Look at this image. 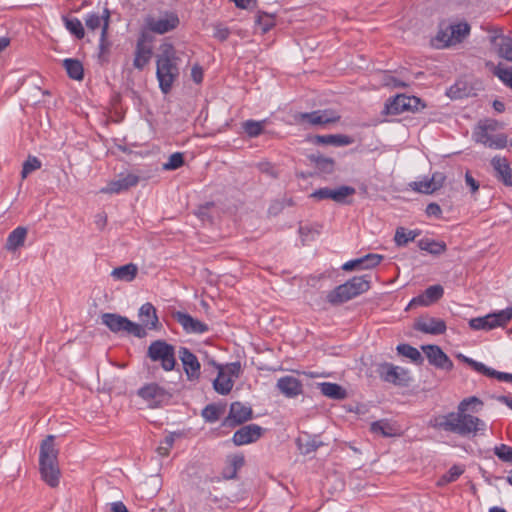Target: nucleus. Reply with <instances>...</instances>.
I'll list each match as a JSON object with an SVG mask.
<instances>
[{
  "mask_svg": "<svg viewBox=\"0 0 512 512\" xmlns=\"http://www.w3.org/2000/svg\"><path fill=\"white\" fill-rule=\"evenodd\" d=\"M137 395L149 403L150 408H159L167 404L172 395L156 383H149L137 391Z\"/></svg>",
  "mask_w": 512,
  "mask_h": 512,
  "instance_id": "9",
  "label": "nucleus"
},
{
  "mask_svg": "<svg viewBox=\"0 0 512 512\" xmlns=\"http://www.w3.org/2000/svg\"><path fill=\"white\" fill-rule=\"evenodd\" d=\"M355 193L354 187L342 185L335 189L329 187L320 188L315 190L310 196L317 200L331 199L339 204H350L351 201L347 200V198Z\"/></svg>",
  "mask_w": 512,
  "mask_h": 512,
  "instance_id": "10",
  "label": "nucleus"
},
{
  "mask_svg": "<svg viewBox=\"0 0 512 512\" xmlns=\"http://www.w3.org/2000/svg\"><path fill=\"white\" fill-rule=\"evenodd\" d=\"M179 17L173 12H165L159 18L149 17L146 20L147 27L154 33L165 34L178 27Z\"/></svg>",
  "mask_w": 512,
  "mask_h": 512,
  "instance_id": "12",
  "label": "nucleus"
},
{
  "mask_svg": "<svg viewBox=\"0 0 512 512\" xmlns=\"http://www.w3.org/2000/svg\"><path fill=\"white\" fill-rule=\"evenodd\" d=\"M370 289V281L366 276H355L334 288L327 295V301L332 305H340Z\"/></svg>",
  "mask_w": 512,
  "mask_h": 512,
  "instance_id": "4",
  "label": "nucleus"
},
{
  "mask_svg": "<svg viewBox=\"0 0 512 512\" xmlns=\"http://www.w3.org/2000/svg\"><path fill=\"white\" fill-rule=\"evenodd\" d=\"M301 118L311 125H324L337 122L340 116L329 110H317L310 113H303Z\"/></svg>",
  "mask_w": 512,
  "mask_h": 512,
  "instance_id": "24",
  "label": "nucleus"
},
{
  "mask_svg": "<svg viewBox=\"0 0 512 512\" xmlns=\"http://www.w3.org/2000/svg\"><path fill=\"white\" fill-rule=\"evenodd\" d=\"M421 349L431 365L445 371L453 369V362L438 345H423Z\"/></svg>",
  "mask_w": 512,
  "mask_h": 512,
  "instance_id": "13",
  "label": "nucleus"
},
{
  "mask_svg": "<svg viewBox=\"0 0 512 512\" xmlns=\"http://www.w3.org/2000/svg\"><path fill=\"white\" fill-rule=\"evenodd\" d=\"M244 131L248 134L250 137H257L260 135L263 131V125L262 122L254 121V120H248L243 124Z\"/></svg>",
  "mask_w": 512,
  "mask_h": 512,
  "instance_id": "52",
  "label": "nucleus"
},
{
  "mask_svg": "<svg viewBox=\"0 0 512 512\" xmlns=\"http://www.w3.org/2000/svg\"><path fill=\"white\" fill-rule=\"evenodd\" d=\"M63 67L66 69L68 76L74 80H82L84 77V69L82 63L77 59L67 58L63 60Z\"/></svg>",
  "mask_w": 512,
  "mask_h": 512,
  "instance_id": "38",
  "label": "nucleus"
},
{
  "mask_svg": "<svg viewBox=\"0 0 512 512\" xmlns=\"http://www.w3.org/2000/svg\"><path fill=\"white\" fill-rule=\"evenodd\" d=\"M426 213L428 216L439 217L442 213V210L437 203H430L427 205Z\"/></svg>",
  "mask_w": 512,
  "mask_h": 512,
  "instance_id": "64",
  "label": "nucleus"
},
{
  "mask_svg": "<svg viewBox=\"0 0 512 512\" xmlns=\"http://www.w3.org/2000/svg\"><path fill=\"white\" fill-rule=\"evenodd\" d=\"M40 167V160L37 157L29 156L23 164V168L21 171L22 178H26L31 172L39 169Z\"/></svg>",
  "mask_w": 512,
  "mask_h": 512,
  "instance_id": "50",
  "label": "nucleus"
},
{
  "mask_svg": "<svg viewBox=\"0 0 512 512\" xmlns=\"http://www.w3.org/2000/svg\"><path fill=\"white\" fill-rule=\"evenodd\" d=\"M494 454L503 462L512 464V447L501 444L494 448Z\"/></svg>",
  "mask_w": 512,
  "mask_h": 512,
  "instance_id": "51",
  "label": "nucleus"
},
{
  "mask_svg": "<svg viewBox=\"0 0 512 512\" xmlns=\"http://www.w3.org/2000/svg\"><path fill=\"white\" fill-rule=\"evenodd\" d=\"M317 386L322 395L333 400H344L348 396L346 389L337 383L322 382Z\"/></svg>",
  "mask_w": 512,
  "mask_h": 512,
  "instance_id": "30",
  "label": "nucleus"
},
{
  "mask_svg": "<svg viewBox=\"0 0 512 512\" xmlns=\"http://www.w3.org/2000/svg\"><path fill=\"white\" fill-rule=\"evenodd\" d=\"M420 235L419 230L407 231L404 227H398L395 232L394 241L398 247H403L410 241H414Z\"/></svg>",
  "mask_w": 512,
  "mask_h": 512,
  "instance_id": "40",
  "label": "nucleus"
},
{
  "mask_svg": "<svg viewBox=\"0 0 512 512\" xmlns=\"http://www.w3.org/2000/svg\"><path fill=\"white\" fill-rule=\"evenodd\" d=\"M485 66L494 76L498 77L506 86L512 89V67L503 68L501 63L495 65L492 61H486Z\"/></svg>",
  "mask_w": 512,
  "mask_h": 512,
  "instance_id": "36",
  "label": "nucleus"
},
{
  "mask_svg": "<svg viewBox=\"0 0 512 512\" xmlns=\"http://www.w3.org/2000/svg\"><path fill=\"white\" fill-rule=\"evenodd\" d=\"M230 34V31L228 28L222 27V26H216L214 37L219 39L220 41H225Z\"/></svg>",
  "mask_w": 512,
  "mask_h": 512,
  "instance_id": "62",
  "label": "nucleus"
},
{
  "mask_svg": "<svg viewBox=\"0 0 512 512\" xmlns=\"http://www.w3.org/2000/svg\"><path fill=\"white\" fill-rule=\"evenodd\" d=\"M445 179L446 176L441 172H435L432 175L430 181L435 191L443 186Z\"/></svg>",
  "mask_w": 512,
  "mask_h": 512,
  "instance_id": "61",
  "label": "nucleus"
},
{
  "mask_svg": "<svg viewBox=\"0 0 512 512\" xmlns=\"http://www.w3.org/2000/svg\"><path fill=\"white\" fill-rule=\"evenodd\" d=\"M173 318L187 333L202 334L208 331V326L205 323L193 318L188 313L176 311L173 313Z\"/></svg>",
  "mask_w": 512,
  "mask_h": 512,
  "instance_id": "19",
  "label": "nucleus"
},
{
  "mask_svg": "<svg viewBox=\"0 0 512 512\" xmlns=\"http://www.w3.org/2000/svg\"><path fill=\"white\" fill-rule=\"evenodd\" d=\"M308 160L314 164L316 170L320 174H332L335 171V160L326 157L321 153H312L307 156Z\"/></svg>",
  "mask_w": 512,
  "mask_h": 512,
  "instance_id": "28",
  "label": "nucleus"
},
{
  "mask_svg": "<svg viewBox=\"0 0 512 512\" xmlns=\"http://www.w3.org/2000/svg\"><path fill=\"white\" fill-rule=\"evenodd\" d=\"M380 378L397 386H408L411 381L409 372L403 368L394 366L391 363H383L379 366Z\"/></svg>",
  "mask_w": 512,
  "mask_h": 512,
  "instance_id": "11",
  "label": "nucleus"
},
{
  "mask_svg": "<svg viewBox=\"0 0 512 512\" xmlns=\"http://www.w3.org/2000/svg\"><path fill=\"white\" fill-rule=\"evenodd\" d=\"M147 357L153 362H159L165 371H171L175 368V347L165 340L153 341L148 346Z\"/></svg>",
  "mask_w": 512,
  "mask_h": 512,
  "instance_id": "7",
  "label": "nucleus"
},
{
  "mask_svg": "<svg viewBox=\"0 0 512 512\" xmlns=\"http://www.w3.org/2000/svg\"><path fill=\"white\" fill-rule=\"evenodd\" d=\"M316 145H332L336 147L347 146L354 142V139L344 134L315 135L311 138Z\"/></svg>",
  "mask_w": 512,
  "mask_h": 512,
  "instance_id": "25",
  "label": "nucleus"
},
{
  "mask_svg": "<svg viewBox=\"0 0 512 512\" xmlns=\"http://www.w3.org/2000/svg\"><path fill=\"white\" fill-rule=\"evenodd\" d=\"M383 256L379 254L369 253L361 258L350 260L343 264L344 271H353L360 269H371L376 267L382 261Z\"/></svg>",
  "mask_w": 512,
  "mask_h": 512,
  "instance_id": "21",
  "label": "nucleus"
},
{
  "mask_svg": "<svg viewBox=\"0 0 512 512\" xmlns=\"http://www.w3.org/2000/svg\"><path fill=\"white\" fill-rule=\"evenodd\" d=\"M102 324L111 332L133 335L137 338H144L147 335L146 330L138 323L129 320L127 317L116 313H103L101 315Z\"/></svg>",
  "mask_w": 512,
  "mask_h": 512,
  "instance_id": "6",
  "label": "nucleus"
},
{
  "mask_svg": "<svg viewBox=\"0 0 512 512\" xmlns=\"http://www.w3.org/2000/svg\"><path fill=\"white\" fill-rule=\"evenodd\" d=\"M489 41L500 58L512 62V37H500V41L499 37H489Z\"/></svg>",
  "mask_w": 512,
  "mask_h": 512,
  "instance_id": "29",
  "label": "nucleus"
},
{
  "mask_svg": "<svg viewBox=\"0 0 512 512\" xmlns=\"http://www.w3.org/2000/svg\"><path fill=\"white\" fill-rule=\"evenodd\" d=\"M410 186L413 190L420 193L431 194L435 191L430 180L416 181L411 183Z\"/></svg>",
  "mask_w": 512,
  "mask_h": 512,
  "instance_id": "53",
  "label": "nucleus"
},
{
  "mask_svg": "<svg viewBox=\"0 0 512 512\" xmlns=\"http://www.w3.org/2000/svg\"><path fill=\"white\" fill-rule=\"evenodd\" d=\"M152 54V47L147 43L146 35L142 33L136 43L133 66L138 70H143L150 62Z\"/></svg>",
  "mask_w": 512,
  "mask_h": 512,
  "instance_id": "18",
  "label": "nucleus"
},
{
  "mask_svg": "<svg viewBox=\"0 0 512 512\" xmlns=\"http://www.w3.org/2000/svg\"><path fill=\"white\" fill-rule=\"evenodd\" d=\"M229 463L232 468V474H224L226 479H235L237 477V471L244 465L243 455H233L229 458Z\"/></svg>",
  "mask_w": 512,
  "mask_h": 512,
  "instance_id": "48",
  "label": "nucleus"
},
{
  "mask_svg": "<svg viewBox=\"0 0 512 512\" xmlns=\"http://www.w3.org/2000/svg\"><path fill=\"white\" fill-rule=\"evenodd\" d=\"M407 101H408V104H409V106L407 107L408 111L415 112V111H419L420 108H424L425 107V104L418 97L408 96Z\"/></svg>",
  "mask_w": 512,
  "mask_h": 512,
  "instance_id": "59",
  "label": "nucleus"
},
{
  "mask_svg": "<svg viewBox=\"0 0 512 512\" xmlns=\"http://www.w3.org/2000/svg\"><path fill=\"white\" fill-rule=\"evenodd\" d=\"M102 20L100 18V16L96 13H91L87 16V18L85 19V24H86V27L91 30V31H94L96 29H98L99 27L102 28Z\"/></svg>",
  "mask_w": 512,
  "mask_h": 512,
  "instance_id": "56",
  "label": "nucleus"
},
{
  "mask_svg": "<svg viewBox=\"0 0 512 512\" xmlns=\"http://www.w3.org/2000/svg\"><path fill=\"white\" fill-rule=\"evenodd\" d=\"M276 387L287 398H295L303 393L301 381L290 375L279 378Z\"/></svg>",
  "mask_w": 512,
  "mask_h": 512,
  "instance_id": "20",
  "label": "nucleus"
},
{
  "mask_svg": "<svg viewBox=\"0 0 512 512\" xmlns=\"http://www.w3.org/2000/svg\"><path fill=\"white\" fill-rule=\"evenodd\" d=\"M139 318L141 326L147 329H158L159 319L155 307L151 303L143 304L139 309Z\"/></svg>",
  "mask_w": 512,
  "mask_h": 512,
  "instance_id": "26",
  "label": "nucleus"
},
{
  "mask_svg": "<svg viewBox=\"0 0 512 512\" xmlns=\"http://www.w3.org/2000/svg\"><path fill=\"white\" fill-rule=\"evenodd\" d=\"M218 375L213 381L214 390L221 395H227L233 388L234 381L224 373L222 367H218Z\"/></svg>",
  "mask_w": 512,
  "mask_h": 512,
  "instance_id": "35",
  "label": "nucleus"
},
{
  "mask_svg": "<svg viewBox=\"0 0 512 512\" xmlns=\"http://www.w3.org/2000/svg\"><path fill=\"white\" fill-rule=\"evenodd\" d=\"M258 169L260 170V172L262 173H265L273 178H277L278 177V174L277 172L275 171L273 165L269 162H261L259 163L258 165Z\"/></svg>",
  "mask_w": 512,
  "mask_h": 512,
  "instance_id": "60",
  "label": "nucleus"
},
{
  "mask_svg": "<svg viewBox=\"0 0 512 512\" xmlns=\"http://www.w3.org/2000/svg\"><path fill=\"white\" fill-rule=\"evenodd\" d=\"M191 76L195 83L199 84L203 80V70L200 66L195 65L191 70Z\"/></svg>",
  "mask_w": 512,
  "mask_h": 512,
  "instance_id": "63",
  "label": "nucleus"
},
{
  "mask_svg": "<svg viewBox=\"0 0 512 512\" xmlns=\"http://www.w3.org/2000/svg\"><path fill=\"white\" fill-rule=\"evenodd\" d=\"M444 294V289L441 285L436 284L429 286L423 294L413 298L408 307H413L416 305L428 306L436 301H438Z\"/></svg>",
  "mask_w": 512,
  "mask_h": 512,
  "instance_id": "23",
  "label": "nucleus"
},
{
  "mask_svg": "<svg viewBox=\"0 0 512 512\" xmlns=\"http://www.w3.org/2000/svg\"><path fill=\"white\" fill-rule=\"evenodd\" d=\"M408 96L404 94H400L395 96L392 99H389L388 102L385 104L384 113L388 115H397L402 112L408 111L407 107L408 104Z\"/></svg>",
  "mask_w": 512,
  "mask_h": 512,
  "instance_id": "32",
  "label": "nucleus"
},
{
  "mask_svg": "<svg viewBox=\"0 0 512 512\" xmlns=\"http://www.w3.org/2000/svg\"><path fill=\"white\" fill-rule=\"evenodd\" d=\"M175 441V434L170 433L167 435L162 441V445L157 448V452L161 456H167L169 454V449L173 446Z\"/></svg>",
  "mask_w": 512,
  "mask_h": 512,
  "instance_id": "54",
  "label": "nucleus"
},
{
  "mask_svg": "<svg viewBox=\"0 0 512 512\" xmlns=\"http://www.w3.org/2000/svg\"><path fill=\"white\" fill-rule=\"evenodd\" d=\"M253 418L252 408L242 404L241 402H233L230 405L228 416L224 419L223 425L235 427Z\"/></svg>",
  "mask_w": 512,
  "mask_h": 512,
  "instance_id": "14",
  "label": "nucleus"
},
{
  "mask_svg": "<svg viewBox=\"0 0 512 512\" xmlns=\"http://www.w3.org/2000/svg\"><path fill=\"white\" fill-rule=\"evenodd\" d=\"M418 247L427 251L432 255L438 256L447 250V246L444 242H437L428 238H424L418 241Z\"/></svg>",
  "mask_w": 512,
  "mask_h": 512,
  "instance_id": "39",
  "label": "nucleus"
},
{
  "mask_svg": "<svg viewBox=\"0 0 512 512\" xmlns=\"http://www.w3.org/2000/svg\"><path fill=\"white\" fill-rule=\"evenodd\" d=\"M55 436L48 435L42 440L39 451V471L42 480L51 488H56L60 482L61 471L59 468Z\"/></svg>",
  "mask_w": 512,
  "mask_h": 512,
  "instance_id": "2",
  "label": "nucleus"
},
{
  "mask_svg": "<svg viewBox=\"0 0 512 512\" xmlns=\"http://www.w3.org/2000/svg\"><path fill=\"white\" fill-rule=\"evenodd\" d=\"M512 319V308H507L484 317L472 318L469 326L474 330H491L502 327Z\"/></svg>",
  "mask_w": 512,
  "mask_h": 512,
  "instance_id": "8",
  "label": "nucleus"
},
{
  "mask_svg": "<svg viewBox=\"0 0 512 512\" xmlns=\"http://www.w3.org/2000/svg\"><path fill=\"white\" fill-rule=\"evenodd\" d=\"M371 431L376 434H381L384 437H391L396 434L394 428L383 420L373 422L371 424Z\"/></svg>",
  "mask_w": 512,
  "mask_h": 512,
  "instance_id": "46",
  "label": "nucleus"
},
{
  "mask_svg": "<svg viewBox=\"0 0 512 512\" xmlns=\"http://www.w3.org/2000/svg\"><path fill=\"white\" fill-rule=\"evenodd\" d=\"M264 429L257 424H249L238 429L232 438L234 445L242 446L256 442L263 435Z\"/></svg>",
  "mask_w": 512,
  "mask_h": 512,
  "instance_id": "15",
  "label": "nucleus"
},
{
  "mask_svg": "<svg viewBox=\"0 0 512 512\" xmlns=\"http://www.w3.org/2000/svg\"><path fill=\"white\" fill-rule=\"evenodd\" d=\"M413 328L426 334L440 335L446 331V323L442 319L426 316L418 318Z\"/></svg>",
  "mask_w": 512,
  "mask_h": 512,
  "instance_id": "17",
  "label": "nucleus"
},
{
  "mask_svg": "<svg viewBox=\"0 0 512 512\" xmlns=\"http://www.w3.org/2000/svg\"><path fill=\"white\" fill-rule=\"evenodd\" d=\"M472 405L481 406L483 402L476 396L463 399L458 405V411L451 412L437 419L435 427L458 434L462 437L474 436L478 432L485 431L486 424L483 420L466 413L469 409L477 412Z\"/></svg>",
  "mask_w": 512,
  "mask_h": 512,
  "instance_id": "1",
  "label": "nucleus"
},
{
  "mask_svg": "<svg viewBox=\"0 0 512 512\" xmlns=\"http://www.w3.org/2000/svg\"><path fill=\"white\" fill-rule=\"evenodd\" d=\"M139 182V177L134 174H121L119 179L111 181L105 188L101 189L103 193H120L136 186Z\"/></svg>",
  "mask_w": 512,
  "mask_h": 512,
  "instance_id": "22",
  "label": "nucleus"
},
{
  "mask_svg": "<svg viewBox=\"0 0 512 512\" xmlns=\"http://www.w3.org/2000/svg\"><path fill=\"white\" fill-rule=\"evenodd\" d=\"M296 444L301 454L303 455H308L312 452H315L319 447L324 445V443L320 441L318 437L311 436L309 434H304L303 436L298 437Z\"/></svg>",
  "mask_w": 512,
  "mask_h": 512,
  "instance_id": "31",
  "label": "nucleus"
},
{
  "mask_svg": "<svg viewBox=\"0 0 512 512\" xmlns=\"http://www.w3.org/2000/svg\"><path fill=\"white\" fill-rule=\"evenodd\" d=\"M27 236V228L19 226L14 229L8 236L5 248L9 251H16L24 245Z\"/></svg>",
  "mask_w": 512,
  "mask_h": 512,
  "instance_id": "34",
  "label": "nucleus"
},
{
  "mask_svg": "<svg viewBox=\"0 0 512 512\" xmlns=\"http://www.w3.org/2000/svg\"><path fill=\"white\" fill-rule=\"evenodd\" d=\"M66 28L69 30L71 34H73L76 38L82 39L85 35V31L81 21L77 18H67L63 17Z\"/></svg>",
  "mask_w": 512,
  "mask_h": 512,
  "instance_id": "44",
  "label": "nucleus"
},
{
  "mask_svg": "<svg viewBox=\"0 0 512 512\" xmlns=\"http://www.w3.org/2000/svg\"><path fill=\"white\" fill-rule=\"evenodd\" d=\"M464 473V469L459 465H453L449 471L444 474L439 480L437 485L444 486L448 483L456 481L462 474Z\"/></svg>",
  "mask_w": 512,
  "mask_h": 512,
  "instance_id": "45",
  "label": "nucleus"
},
{
  "mask_svg": "<svg viewBox=\"0 0 512 512\" xmlns=\"http://www.w3.org/2000/svg\"><path fill=\"white\" fill-rule=\"evenodd\" d=\"M178 61L179 57L172 44L164 43L160 46V54L157 55L156 61V76L164 94L170 92L174 81L179 76Z\"/></svg>",
  "mask_w": 512,
  "mask_h": 512,
  "instance_id": "3",
  "label": "nucleus"
},
{
  "mask_svg": "<svg viewBox=\"0 0 512 512\" xmlns=\"http://www.w3.org/2000/svg\"><path fill=\"white\" fill-rule=\"evenodd\" d=\"M507 136L505 134L492 135L490 142L488 143L489 148L502 149L507 145Z\"/></svg>",
  "mask_w": 512,
  "mask_h": 512,
  "instance_id": "55",
  "label": "nucleus"
},
{
  "mask_svg": "<svg viewBox=\"0 0 512 512\" xmlns=\"http://www.w3.org/2000/svg\"><path fill=\"white\" fill-rule=\"evenodd\" d=\"M396 350L400 355L409 358L413 363L417 365H422L424 362V357L418 351V349L409 344H399Z\"/></svg>",
  "mask_w": 512,
  "mask_h": 512,
  "instance_id": "41",
  "label": "nucleus"
},
{
  "mask_svg": "<svg viewBox=\"0 0 512 512\" xmlns=\"http://www.w3.org/2000/svg\"><path fill=\"white\" fill-rule=\"evenodd\" d=\"M474 137L476 142L488 146V143L490 142L492 135H490L489 132L485 131V129L478 126L477 131L474 133Z\"/></svg>",
  "mask_w": 512,
  "mask_h": 512,
  "instance_id": "58",
  "label": "nucleus"
},
{
  "mask_svg": "<svg viewBox=\"0 0 512 512\" xmlns=\"http://www.w3.org/2000/svg\"><path fill=\"white\" fill-rule=\"evenodd\" d=\"M178 356L183 364L188 380L193 381L200 377V362L197 357L186 347H180Z\"/></svg>",
  "mask_w": 512,
  "mask_h": 512,
  "instance_id": "16",
  "label": "nucleus"
},
{
  "mask_svg": "<svg viewBox=\"0 0 512 512\" xmlns=\"http://www.w3.org/2000/svg\"><path fill=\"white\" fill-rule=\"evenodd\" d=\"M138 274V267L129 263L117 268H114L111 272V276L119 281L131 282L133 281Z\"/></svg>",
  "mask_w": 512,
  "mask_h": 512,
  "instance_id": "33",
  "label": "nucleus"
},
{
  "mask_svg": "<svg viewBox=\"0 0 512 512\" xmlns=\"http://www.w3.org/2000/svg\"><path fill=\"white\" fill-rule=\"evenodd\" d=\"M256 23L261 27L263 33H266L272 26H274V15L259 12Z\"/></svg>",
  "mask_w": 512,
  "mask_h": 512,
  "instance_id": "49",
  "label": "nucleus"
},
{
  "mask_svg": "<svg viewBox=\"0 0 512 512\" xmlns=\"http://www.w3.org/2000/svg\"><path fill=\"white\" fill-rule=\"evenodd\" d=\"M457 357L462 362H464L467 365H469L473 370L477 371L478 373H481V374H484L487 377L493 378L494 373H495L496 370H494L492 368H489L486 365H484L483 363L478 362V361H476V360H474L472 358H469V357H467L465 355L459 354Z\"/></svg>",
  "mask_w": 512,
  "mask_h": 512,
  "instance_id": "42",
  "label": "nucleus"
},
{
  "mask_svg": "<svg viewBox=\"0 0 512 512\" xmlns=\"http://www.w3.org/2000/svg\"><path fill=\"white\" fill-rule=\"evenodd\" d=\"M110 16H111L110 10L108 8H104L103 14H102V16H100V18L103 22L101 36H100V44H99L101 52L106 51L110 44L107 41V34H108V29H109V24H110Z\"/></svg>",
  "mask_w": 512,
  "mask_h": 512,
  "instance_id": "43",
  "label": "nucleus"
},
{
  "mask_svg": "<svg viewBox=\"0 0 512 512\" xmlns=\"http://www.w3.org/2000/svg\"><path fill=\"white\" fill-rule=\"evenodd\" d=\"M470 33V25L467 22L457 24L439 25L437 35L432 40V44L436 48H445L457 43H461Z\"/></svg>",
  "mask_w": 512,
  "mask_h": 512,
  "instance_id": "5",
  "label": "nucleus"
},
{
  "mask_svg": "<svg viewBox=\"0 0 512 512\" xmlns=\"http://www.w3.org/2000/svg\"><path fill=\"white\" fill-rule=\"evenodd\" d=\"M214 207V203L208 202L204 205H201L195 212L196 216L200 218L202 221H211L212 217L210 215V209Z\"/></svg>",
  "mask_w": 512,
  "mask_h": 512,
  "instance_id": "57",
  "label": "nucleus"
},
{
  "mask_svg": "<svg viewBox=\"0 0 512 512\" xmlns=\"http://www.w3.org/2000/svg\"><path fill=\"white\" fill-rule=\"evenodd\" d=\"M184 164V155L180 152L173 153L169 156L168 161L163 164L164 170H176L183 166Z\"/></svg>",
  "mask_w": 512,
  "mask_h": 512,
  "instance_id": "47",
  "label": "nucleus"
},
{
  "mask_svg": "<svg viewBox=\"0 0 512 512\" xmlns=\"http://www.w3.org/2000/svg\"><path fill=\"white\" fill-rule=\"evenodd\" d=\"M226 406L224 404H208L201 412V416L206 422L213 423L218 421L225 413Z\"/></svg>",
  "mask_w": 512,
  "mask_h": 512,
  "instance_id": "37",
  "label": "nucleus"
},
{
  "mask_svg": "<svg viewBox=\"0 0 512 512\" xmlns=\"http://www.w3.org/2000/svg\"><path fill=\"white\" fill-rule=\"evenodd\" d=\"M491 165L496 171L497 177L506 185L512 186V168L504 157L495 156Z\"/></svg>",
  "mask_w": 512,
  "mask_h": 512,
  "instance_id": "27",
  "label": "nucleus"
}]
</instances>
